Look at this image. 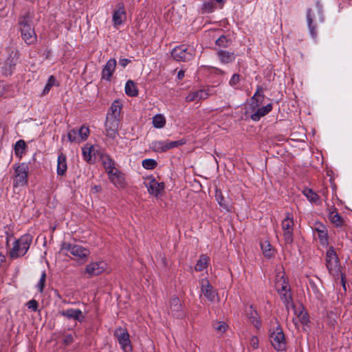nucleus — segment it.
<instances>
[{
	"label": "nucleus",
	"instance_id": "nucleus-1",
	"mask_svg": "<svg viewBox=\"0 0 352 352\" xmlns=\"http://www.w3.org/2000/svg\"><path fill=\"white\" fill-rule=\"evenodd\" d=\"M18 25L23 40L28 45H33L37 41V36L32 26V19L29 12L21 15L18 19Z\"/></svg>",
	"mask_w": 352,
	"mask_h": 352
},
{
	"label": "nucleus",
	"instance_id": "nucleus-2",
	"mask_svg": "<svg viewBox=\"0 0 352 352\" xmlns=\"http://www.w3.org/2000/svg\"><path fill=\"white\" fill-rule=\"evenodd\" d=\"M32 241V236L29 234H24L19 239H16L12 248L10 249V257L12 259H16L23 256L30 249Z\"/></svg>",
	"mask_w": 352,
	"mask_h": 352
},
{
	"label": "nucleus",
	"instance_id": "nucleus-3",
	"mask_svg": "<svg viewBox=\"0 0 352 352\" xmlns=\"http://www.w3.org/2000/svg\"><path fill=\"white\" fill-rule=\"evenodd\" d=\"M60 251L65 252V255H67L68 252H69L75 256L76 259H82L84 261L87 260L90 254L89 250L82 247V245L67 242H63L61 244Z\"/></svg>",
	"mask_w": 352,
	"mask_h": 352
},
{
	"label": "nucleus",
	"instance_id": "nucleus-4",
	"mask_svg": "<svg viewBox=\"0 0 352 352\" xmlns=\"http://www.w3.org/2000/svg\"><path fill=\"white\" fill-rule=\"evenodd\" d=\"M14 187L24 186L28 184V165L25 163H17L14 165Z\"/></svg>",
	"mask_w": 352,
	"mask_h": 352
},
{
	"label": "nucleus",
	"instance_id": "nucleus-5",
	"mask_svg": "<svg viewBox=\"0 0 352 352\" xmlns=\"http://www.w3.org/2000/svg\"><path fill=\"white\" fill-rule=\"evenodd\" d=\"M326 267L330 274L338 276L340 273V263L335 248L331 246L326 253Z\"/></svg>",
	"mask_w": 352,
	"mask_h": 352
},
{
	"label": "nucleus",
	"instance_id": "nucleus-6",
	"mask_svg": "<svg viewBox=\"0 0 352 352\" xmlns=\"http://www.w3.org/2000/svg\"><path fill=\"white\" fill-rule=\"evenodd\" d=\"M270 341L276 351H284L286 349L285 336L280 325L270 331Z\"/></svg>",
	"mask_w": 352,
	"mask_h": 352
},
{
	"label": "nucleus",
	"instance_id": "nucleus-7",
	"mask_svg": "<svg viewBox=\"0 0 352 352\" xmlns=\"http://www.w3.org/2000/svg\"><path fill=\"white\" fill-rule=\"evenodd\" d=\"M195 55V50L185 45L175 47L171 52V56L177 61H188Z\"/></svg>",
	"mask_w": 352,
	"mask_h": 352
},
{
	"label": "nucleus",
	"instance_id": "nucleus-8",
	"mask_svg": "<svg viewBox=\"0 0 352 352\" xmlns=\"http://www.w3.org/2000/svg\"><path fill=\"white\" fill-rule=\"evenodd\" d=\"M293 217L290 213H287L286 217L282 221V229L283 230V236L285 244H292L293 242Z\"/></svg>",
	"mask_w": 352,
	"mask_h": 352
},
{
	"label": "nucleus",
	"instance_id": "nucleus-9",
	"mask_svg": "<svg viewBox=\"0 0 352 352\" xmlns=\"http://www.w3.org/2000/svg\"><path fill=\"white\" fill-rule=\"evenodd\" d=\"M104 126L106 135L109 138L114 139L118 135L120 118H113L111 116H107Z\"/></svg>",
	"mask_w": 352,
	"mask_h": 352
},
{
	"label": "nucleus",
	"instance_id": "nucleus-10",
	"mask_svg": "<svg viewBox=\"0 0 352 352\" xmlns=\"http://www.w3.org/2000/svg\"><path fill=\"white\" fill-rule=\"evenodd\" d=\"M89 135L88 127L82 126L78 129H72L67 133L68 140L71 142H80L85 140Z\"/></svg>",
	"mask_w": 352,
	"mask_h": 352
},
{
	"label": "nucleus",
	"instance_id": "nucleus-11",
	"mask_svg": "<svg viewBox=\"0 0 352 352\" xmlns=\"http://www.w3.org/2000/svg\"><path fill=\"white\" fill-rule=\"evenodd\" d=\"M114 336L117 338L122 349L124 351L131 349L129 334L126 329L118 328L114 331Z\"/></svg>",
	"mask_w": 352,
	"mask_h": 352
},
{
	"label": "nucleus",
	"instance_id": "nucleus-12",
	"mask_svg": "<svg viewBox=\"0 0 352 352\" xmlns=\"http://www.w3.org/2000/svg\"><path fill=\"white\" fill-rule=\"evenodd\" d=\"M126 19V13L123 3H118L116 8L113 10L112 21L113 26L118 28L122 25Z\"/></svg>",
	"mask_w": 352,
	"mask_h": 352
},
{
	"label": "nucleus",
	"instance_id": "nucleus-13",
	"mask_svg": "<svg viewBox=\"0 0 352 352\" xmlns=\"http://www.w3.org/2000/svg\"><path fill=\"white\" fill-rule=\"evenodd\" d=\"M107 267V264L104 261L92 262L85 267V273L89 277L98 276L102 274Z\"/></svg>",
	"mask_w": 352,
	"mask_h": 352
},
{
	"label": "nucleus",
	"instance_id": "nucleus-14",
	"mask_svg": "<svg viewBox=\"0 0 352 352\" xmlns=\"http://www.w3.org/2000/svg\"><path fill=\"white\" fill-rule=\"evenodd\" d=\"M169 312L175 318H182L184 316V311L179 298L173 296L169 301Z\"/></svg>",
	"mask_w": 352,
	"mask_h": 352
},
{
	"label": "nucleus",
	"instance_id": "nucleus-15",
	"mask_svg": "<svg viewBox=\"0 0 352 352\" xmlns=\"http://www.w3.org/2000/svg\"><path fill=\"white\" fill-rule=\"evenodd\" d=\"M313 230L317 232L321 245L323 247H327L329 241L328 231L326 226L320 222H316L314 225Z\"/></svg>",
	"mask_w": 352,
	"mask_h": 352
},
{
	"label": "nucleus",
	"instance_id": "nucleus-16",
	"mask_svg": "<svg viewBox=\"0 0 352 352\" xmlns=\"http://www.w3.org/2000/svg\"><path fill=\"white\" fill-rule=\"evenodd\" d=\"M58 314L69 320L73 319L79 322H82L85 318L82 311L78 309H67L59 311Z\"/></svg>",
	"mask_w": 352,
	"mask_h": 352
},
{
	"label": "nucleus",
	"instance_id": "nucleus-17",
	"mask_svg": "<svg viewBox=\"0 0 352 352\" xmlns=\"http://www.w3.org/2000/svg\"><path fill=\"white\" fill-rule=\"evenodd\" d=\"M146 186L148 192L155 197H158L164 190V182H158L155 178L151 179L150 181L146 184Z\"/></svg>",
	"mask_w": 352,
	"mask_h": 352
},
{
	"label": "nucleus",
	"instance_id": "nucleus-18",
	"mask_svg": "<svg viewBox=\"0 0 352 352\" xmlns=\"http://www.w3.org/2000/svg\"><path fill=\"white\" fill-rule=\"evenodd\" d=\"M201 293L203 295L209 300V301H214V298L217 296V293L215 290L214 289L213 287L210 285L208 280L207 279H202L201 281Z\"/></svg>",
	"mask_w": 352,
	"mask_h": 352
},
{
	"label": "nucleus",
	"instance_id": "nucleus-19",
	"mask_svg": "<svg viewBox=\"0 0 352 352\" xmlns=\"http://www.w3.org/2000/svg\"><path fill=\"white\" fill-rule=\"evenodd\" d=\"M212 95L211 90L208 89H199L197 91L190 93L186 97V100L187 102L199 101L201 100H205L208 96Z\"/></svg>",
	"mask_w": 352,
	"mask_h": 352
},
{
	"label": "nucleus",
	"instance_id": "nucleus-20",
	"mask_svg": "<svg viewBox=\"0 0 352 352\" xmlns=\"http://www.w3.org/2000/svg\"><path fill=\"white\" fill-rule=\"evenodd\" d=\"M116 60L114 58L109 59L102 70V79L109 81L115 71Z\"/></svg>",
	"mask_w": 352,
	"mask_h": 352
},
{
	"label": "nucleus",
	"instance_id": "nucleus-21",
	"mask_svg": "<svg viewBox=\"0 0 352 352\" xmlns=\"http://www.w3.org/2000/svg\"><path fill=\"white\" fill-rule=\"evenodd\" d=\"M108 176L110 181L117 188H124L126 186L124 177L118 170H115V171L109 174Z\"/></svg>",
	"mask_w": 352,
	"mask_h": 352
},
{
	"label": "nucleus",
	"instance_id": "nucleus-22",
	"mask_svg": "<svg viewBox=\"0 0 352 352\" xmlns=\"http://www.w3.org/2000/svg\"><path fill=\"white\" fill-rule=\"evenodd\" d=\"M265 95L263 94V89L261 86H258L254 96L251 98V107L256 109L258 107L264 100Z\"/></svg>",
	"mask_w": 352,
	"mask_h": 352
},
{
	"label": "nucleus",
	"instance_id": "nucleus-23",
	"mask_svg": "<svg viewBox=\"0 0 352 352\" xmlns=\"http://www.w3.org/2000/svg\"><path fill=\"white\" fill-rule=\"evenodd\" d=\"M272 109V104L271 103L260 107L257 108L256 112L251 115V119L253 121H258L262 117L268 114Z\"/></svg>",
	"mask_w": 352,
	"mask_h": 352
},
{
	"label": "nucleus",
	"instance_id": "nucleus-24",
	"mask_svg": "<svg viewBox=\"0 0 352 352\" xmlns=\"http://www.w3.org/2000/svg\"><path fill=\"white\" fill-rule=\"evenodd\" d=\"M217 54L219 60L223 64H228L232 63L236 58V55L234 52H228L226 50H219Z\"/></svg>",
	"mask_w": 352,
	"mask_h": 352
},
{
	"label": "nucleus",
	"instance_id": "nucleus-25",
	"mask_svg": "<svg viewBox=\"0 0 352 352\" xmlns=\"http://www.w3.org/2000/svg\"><path fill=\"white\" fill-rule=\"evenodd\" d=\"M248 317L250 320V322L256 327L259 328L261 326V320L258 317V314L253 307L252 305H250L249 307L246 310Z\"/></svg>",
	"mask_w": 352,
	"mask_h": 352
},
{
	"label": "nucleus",
	"instance_id": "nucleus-26",
	"mask_svg": "<svg viewBox=\"0 0 352 352\" xmlns=\"http://www.w3.org/2000/svg\"><path fill=\"white\" fill-rule=\"evenodd\" d=\"M67 170V164L66 156L63 153H60L58 155V160H57V169H56L57 175L63 176L65 174Z\"/></svg>",
	"mask_w": 352,
	"mask_h": 352
},
{
	"label": "nucleus",
	"instance_id": "nucleus-27",
	"mask_svg": "<svg viewBox=\"0 0 352 352\" xmlns=\"http://www.w3.org/2000/svg\"><path fill=\"white\" fill-rule=\"evenodd\" d=\"M260 245L263 254L265 257L272 258L274 256L275 250L268 241H261Z\"/></svg>",
	"mask_w": 352,
	"mask_h": 352
},
{
	"label": "nucleus",
	"instance_id": "nucleus-28",
	"mask_svg": "<svg viewBox=\"0 0 352 352\" xmlns=\"http://www.w3.org/2000/svg\"><path fill=\"white\" fill-rule=\"evenodd\" d=\"M122 107V105L118 100L113 101L107 116H111L113 118H120Z\"/></svg>",
	"mask_w": 352,
	"mask_h": 352
},
{
	"label": "nucleus",
	"instance_id": "nucleus-29",
	"mask_svg": "<svg viewBox=\"0 0 352 352\" xmlns=\"http://www.w3.org/2000/svg\"><path fill=\"white\" fill-rule=\"evenodd\" d=\"M329 218L331 223L336 226H341L343 224V220L341 216L336 211V208L332 207L329 209Z\"/></svg>",
	"mask_w": 352,
	"mask_h": 352
},
{
	"label": "nucleus",
	"instance_id": "nucleus-30",
	"mask_svg": "<svg viewBox=\"0 0 352 352\" xmlns=\"http://www.w3.org/2000/svg\"><path fill=\"white\" fill-rule=\"evenodd\" d=\"M26 148L27 145L23 140H18L15 143L14 147L15 155L19 157V159H21L23 155L25 153Z\"/></svg>",
	"mask_w": 352,
	"mask_h": 352
},
{
	"label": "nucleus",
	"instance_id": "nucleus-31",
	"mask_svg": "<svg viewBox=\"0 0 352 352\" xmlns=\"http://www.w3.org/2000/svg\"><path fill=\"white\" fill-rule=\"evenodd\" d=\"M125 93L127 96L135 97L138 95V89L133 80H128L125 85Z\"/></svg>",
	"mask_w": 352,
	"mask_h": 352
},
{
	"label": "nucleus",
	"instance_id": "nucleus-32",
	"mask_svg": "<svg viewBox=\"0 0 352 352\" xmlns=\"http://www.w3.org/2000/svg\"><path fill=\"white\" fill-rule=\"evenodd\" d=\"M313 11L311 8H308L307 10V21L309 28V32L313 38H316L317 32L316 26L313 25Z\"/></svg>",
	"mask_w": 352,
	"mask_h": 352
},
{
	"label": "nucleus",
	"instance_id": "nucleus-33",
	"mask_svg": "<svg viewBox=\"0 0 352 352\" xmlns=\"http://www.w3.org/2000/svg\"><path fill=\"white\" fill-rule=\"evenodd\" d=\"M302 193L311 203L317 204L320 199V197L318 194L311 188H307L304 189Z\"/></svg>",
	"mask_w": 352,
	"mask_h": 352
},
{
	"label": "nucleus",
	"instance_id": "nucleus-34",
	"mask_svg": "<svg viewBox=\"0 0 352 352\" xmlns=\"http://www.w3.org/2000/svg\"><path fill=\"white\" fill-rule=\"evenodd\" d=\"M215 199L218 202L219 205L224 210L229 211V206L228 203L226 202L222 192L219 190L216 189L215 190Z\"/></svg>",
	"mask_w": 352,
	"mask_h": 352
},
{
	"label": "nucleus",
	"instance_id": "nucleus-35",
	"mask_svg": "<svg viewBox=\"0 0 352 352\" xmlns=\"http://www.w3.org/2000/svg\"><path fill=\"white\" fill-rule=\"evenodd\" d=\"M102 164L108 175L116 170L114 166V162L108 156L103 158Z\"/></svg>",
	"mask_w": 352,
	"mask_h": 352
},
{
	"label": "nucleus",
	"instance_id": "nucleus-36",
	"mask_svg": "<svg viewBox=\"0 0 352 352\" xmlns=\"http://www.w3.org/2000/svg\"><path fill=\"white\" fill-rule=\"evenodd\" d=\"M152 122L154 127L162 129L166 124V118L162 114H157L153 118Z\"/></svg>",
	"mask_w": 352,
	"mask_h": 352
},
{
	"label": "nucleus",
	"instance_id": "nucleus-37",
	"mask_svg": "<svg viewBox=\"0 0 352 352\" xmlns=\"http://www.w3.org/2000/svg\"><path fill=\"white\" fill-rule=\"evenodd\" d=\"M209 261L208 256L201 255L199 259L197 261L195 269L197 272H201L207 267V264Z\"/></svg>",
	"mask_w": 352,
	"mask_h": 352
},
{
	"label": "nucleus",
	"instance_id": "nucleus-38",
	"mask_svg": "<svg viewBox=\"0 0 352 352\" xmlns=\"http://www.w3.org/2000/svg\"><path fill=\"white\" fill-rule=\"evenodd\" d=\"M232 43V40L227 36L222 35L219 38H218L216 41L215 44L216 45L219 46V47H229Z\"/></svg>",
	"mask_w": 352,
	"mask_h": 352
},
{
	"label": "nucleus",
	"instance_id": "nucleus-39",
	"mask_svg": "<svg viewBox=\"0 0 352 352\" xmlns=\"http://www.w3.org/2000/svg\"><path fill=\"white\" fill-rule=\"evenodd\" d=\"M166 141H155L152 143V149L158 153L166 152Z\"/></svg>",
	"mask_w": 352,
	"mask_h": 352
},
{
	"label": "nucleus",
	"instance_id": "nucleus-40",
	"mask_svg": "<svg viewBox=\"0 0 352 352\" xmlns=\"http://www.w3.org/2000/svg\"><path fill=\"white\" fill-rule=\"evenodd\" d=\"M14 67L15 63H13V60L11 59H8L3 67V74L6 76L11 75L14 69Z\"/></svg>",
	"mask_w": 352,
	"mask_h": 352
},
{
	"label": "nucleus",
	"instance_id": "nucleus-41",
	"mask_svg": "<svg viewBox=\"0 0 352 352\" xmlns=\"http://www.w3.org/2000/svg\"><path fill=\"white\" fill-rule=\"evenodd\" d=\"M212 325L215 331L220 334L223 333L228 328L227 324L223 321H215Z\"/></svg>",
	"mask_w": 352,
	"mask_h": 352
},
{
	"label": "nucleus",
	"instance_id": "nucleus-42",
	"mask_svg": "<svg viewBox=\"0 0 352 352\" xmlns=\"http://www.w3.org/2000/svg\"><path fill=\"white\" fill-rule=\"evenodd\" d=\"M56 82V78L54 76H50L48 78L47 82L45 85L43 92L42 96H45L49 93L52 87L55 85V83Z\"/></svg>",
	"mask_w": 352,
	"mask_h": 352
},
{
	"label": "nucleus",
	"instance_id": "nucleus-43",
	"mask_svg": "<svg viewBox=\"0 0 352 352\" xmlns=\"http://www.w3.org/2000/svg\"><path fill=\"white\" fill-rule=\"evenodd\" d=\"M142 166L147 170H153L157 166V162L153 159H146L142 162Z\"/></svg>",
	"mask_w": 352,
	"mask_h": 352
},
{
	"label": "nucleus",
	"instance_id": "nucleus-44",
	"mask_svg": "<svg viewBox=\"0 0 352 352\" xmlns=\"http://www.w3.org/2000/svg\"><path fill=\"white\" fill-rule=\"evenodd\" d=\"M297 318L301 324L304 325L307 324L309 322V314L303 308L297 314Z\"/></svg>",
	"mask_w": 352,
	"mask_h": 352
},
{
	"label": "nucleus",
	"instance_id": "nucleus-45",
	"mask_svg": "<svg viewBox=\"0 0 352 352\" xmlns=\"http://www.w3.org/2000/svg\"><path fill=\"white\" fill-rule=\"evenodd\" d=\"M186 144V140L184 139L177 140V141H168L166 140V151L169 149L178 147L179 146H182Z\"/></svg>",
	"mask_w": 352,
	"mask_h": 352
},
{
	"label": "nucleus",
	"instance_id": "nucleus-46",
	"mask_svg": "<svg viewBox=\"0 0 352 352\" xmlns=\"http://www.w3.org/2000/svg\"><path fill=\"white\" fill-rule=\"evenodd\" d=\"M215 4L213 1H209L205 2L202 6V11L204 13H211L215 9Z\"/></svg>",
	"mask_w": 352,
	"mask_h": 352
},
{
	"label": "nucleus",
	"instance_id": "nucleus-47",
	"mask_svg": "<svg viewBox=\"0 0 352 352\" xmlns=\"http://www.w3.org/2000/svg\"><path fill=\"white\" fill-rule=\"evenodd\" d=\"M45 280H46V273L45 271L42 272L41 276L40 278V280L36 285V287L40 293H43L45 285Z\"/></svg>",
	"mask_w": 352,
	"mask_h": 352
},
{
	"label": "nucleus",
	"instance_id": "nucleus-48",
	"mask_svg": "<svg viewBox=\"0 0 352 352\" xmlns=\"http://www.w3.org/2000/svg\"><path fill=\"white\" fill-rule=\"evenodd\" d=\"M277 291L278 294H283L284 292H290V287L289 285L283 281V283L280 284V287H279V284H276Z\"/></svg>",
	"mask_w": 352,
	"mask_h": 352
},
{
	"label": "nucleus",
	"instance_id": "nucleus-49",
	"mask_svg": "<svg viewBox=\"0 0 352 352\" xmlns=\"http://www.w3.org/2000/svg\"><path fill=\"white\" fill-rule=\"evenodd\" d=\"M280 296V298L283 303L286 305H288L290 302H292V296L290 292H284L283 294H279Z\"/></svg>",
	"mask_w": 352,
	"mask_h": 352
},
{
	"label": "nucleus",
	"instance_id": "nucleus-50",
	"mask_svg": "<svg viewBox=\"0 0 352 352\" xmlns=\"http://www.w3.org/2000/svg\"><path fill=\"white\" fill-rule=\"evenodd\" d=\"M241 79V75L238 74H234L232 75V78H230L229 81V85L231 87H235L236 85H238Z\"/></svg>",
	"mask_w": 352,
	"mask_h": 352
},
{
	"label": "nucleus",
	"instance_id": "nucleus-51",
	"mask_svg": "<svg viewBox=\"0 0 352 352\" xmlns=\"http://www.w3.org/2000/svg\"><path fill=\"white\" fill-rule=\"evenodd\" d=\"M82 155L86 162H90L91 161V148H82Z\"/></svg>",
	"mask_w": 352,
	"mask_h": 352
},
{
	"label": "nucleus",
	"instance_id": "nucleus-52",
	"mask_svg": "<svg viewBox=\"0 0 352 352\" xmlns=\"http://www.w3.org/2000/svg\"><path fill=\"white\" fill-rule=\"evenodd\" d=\"M28 309L36 311L38 309V303L36 300H30L26 304Z\"/></svg>",
	"mask_w": 352,
	"mask_h": 352
},
{
	"label": "nucleus",
	"instance_id": "nucleus-53",
	"mask_svg": "<svg viewBox=\"0 0 352 352\" xmlns=\"http://www.w3.org/2000/svg\"><path fill=\"white\" fill-rule=\"evenodd\" d=\"M73 342H74V338H73V336L72 334H69V335H67V336H65L64 340H63V342L66 345L71 344Z\"/></svg>",
	"mask_w": 352,
	"mask_h": 352
},
{
	"label": "nucleus",
	"instance_id": "nucleus-54",
	"mask_svg": "<svg viewBox=\"0 0 352 352\" xmlns=\"http://www.w3.org/2000/svg\"><path fill=\"white\" fill-rule=\"evenodd\" d=\"M131 60L128 58H120L119 60V65L122 67H125Z\"/></svg>",
	"mask_w": 352,
	"mask_h": 352
},
{
	"label": "nucleus",
	"instance_id": "nucleus-55",
	"mask_svg": "<svg viewBox=\"0 0 352 352\" xmlns=\"http://www.w3.org/2000/svg\"><path fill=\"white\" fill-rule=\"evenodd\" d=\"M341 282L344 289H346L345 275L344 274H341Z\"/></svg>",
	"mask_w": 352,
	"mask_h": 352
},
{
	"label": "nucleus",
	"instance_id": "nucleus-56",
	"mask_svg": "<svg viewBox=\"0 0 352 352\" xmlns=\"http://www.w3.org/2000/svg\"><path fill=\"white\" fill-rule=\"evenodd\" d=\"M184 77V71L180 70L177 73V78L179 80H182Z\"/></svg>",
	"mask_w": 352,
	"mask_h": 352
},
{
	"label": "nucleus",
	"instance_id": "nucleus-57",
	"mask_svg": "<svg viewBox=\"0 0 352 352\" xmlns=\"http://www.w3.org/2000/svg\"><path fill=\"white\" fill-rule=\"evenodd\" d=\"M101 190V187L100 186H94L91 190L94 192H99L100 190Z\"/></svg>",
	"mask_w": 352,
	"mask_h": 352
},
{
	"label": "nucleus",
	"instance_id": "nucleus-58",
	"mask_svg": "<svg viewBox=\"0 0 352 352\" xmlns=\"http://www.w3.org/2000/svg\"><path fill=\"white\" fill-rule=\"evenodd\" d=\"M4 91H5L4 86H3V85L0 83V97H1L3 95Z\"/></svg>",
	"mask_w": 352,
	"mask_h": 352
},
{
	"label": "nucleus",
	"instance_id": "nucleus-59",
	"mask_svg": "<svg viewBox=\"0 0 352 352\" xmlns=\"http://www.w3.org/2000/svg\"><path fill=\"white\" fill-rule=\"evenodd\" d=\"M252 344L254 348L257 347L258 345V339L256 338H254L252 340Z\"/></svg>",
	"mask_w": 352,
	"mask_h": 352
},
{
	"label": "nucleus",
	"instance_id": "nucleus-60",
	"mask_svg": "<svg viewBox=\"0 0 352 352\" xmlns=\"http://www.w3.org/2000/svg\"><path fill=\"white\" fill-rule=\"evenodd\" d=\"M5 261V256L0 252V266L2 265V263Z\"/></svg>",
	"mask_w": 352,
	"mask_h": 352
},
{
	"label": "nucleus",
	"instance_id": "nucleus-61",
	"mask_svg": "<svg viewBox=\"0 0 352 352\" xmlns=\"http://www.w3.org/2000/svg\"><path fill=\"white\" fill-rule=\"evenodd\" d=\"M309 284H310V285L312 287V288H313V289H314V290H316V289H317L316 285V284L314 283V281H313V280H309Z\"/></svg>",
	"mask_w": 352,
	"mask_h": 352
},
{
	"label": "nucleus",
	"instance_id": "nucleus-62",
	"mask_svg": "<svg viewBox=\"0 0 352 352\" xmlns=\"http://www.w3.org/2000/svg\"><path fill=\"white\" fill-rule=\"evenodd\" d=\"M215 73L217 74H225V72L223 70L218 69V68H215Z\"/></svg>",
	"mask_w": 352,
	"mask_h": 352
},
{
	"label": "nucleus",
	"instance_id": "nucleus-63",
	"mask_svg": "<svg viewBox=\"0 0 352 352\" xmlns=\"http://www.w3.org/2000/svg\"><path fill=\"white\" fill-rule=\"evenodd\" d=\"M217 3H221L222 5H223L224 3V0H215Z\"/></svg>",
	"mask_w": 352,
	"mask_h": 352
},
{
	"label": "nucleus",
	"instance_id": "nucleus-64",
	"mask_svg": "<svg viewBox=\"0 0 352 352\" xmlns=\"http://www.w3.org/2000/svg\"><path fill=\"white\" fill-rule=\"evenodd\" d=\"M6 246L8 247L9 246V237H7L6 238Z\"/></svg>",
	"mask_w": 352,
	"mask_h": 352
}]
</instances>
